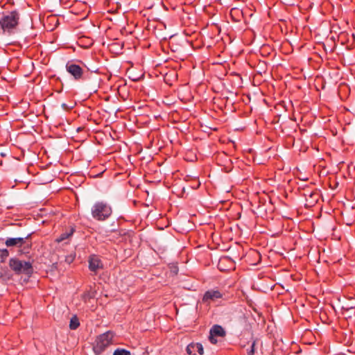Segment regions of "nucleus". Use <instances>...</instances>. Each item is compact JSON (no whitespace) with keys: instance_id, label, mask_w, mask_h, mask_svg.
Here are the masks:
<instances>
[{"instance_id":"obj_1","label":"nucleus","mask_w":355,"mask_h":355,"mask_svg":"<svg viewBox=\"0 0 355 355\" xmlns=\"http://www.w3.org/2000/svg\"><path fill=\"white\" fill-rule=\"evenodd\" d=\"M172 240V235L169 232L157 235V271H162L157 275V278L161 284H167L171 278L178 275L179 268L178 263L172 262V252L164 244Z\"/></svg>"},{"instance_id":"obj_2","label":"nucleus","mask_w":355,"mask_h":355,"mask_svg":"<svg viewBox=\"0 0 355 355\" xmlns=\"http://www.w3.org/2000/svg\"><path fill=\"white\" fill-rule=\"evenodd\" d=\"M19 19L20 15L17 10L3 12L0 17V31L6 35L15 33Z\"/></svg>"},{"instance_id":"obj_3","label":"nucleus","mask_w":355,"mask_h":355,"mask_svg":"<svg viewBox=\"0 0 355 355\" xmlns=\"http://www.w3.org/2000/svg\"><path fill=\"white\" fill-rule=\"evenodd\" d=\"M92 217L97 220H105L112 214V208L103 202H96L91 209Z\"/></svg>"},{"instance_id":"obj_4","label":"nucleus","mask_w":355,"mask_h":355,"mask_svg":"<svg viewBox=\"0 0 355 355\" xmlns=\"http://www.w3.org/2000/svg\"><path fill=\"white\" fill-rule=\"evenodd\" d=\"M9 266L17 274H25L31 275L33 272L32 263L30 261H24L18 259L12 258L9 261Z\"/></svg>"},{"instance_id":"obj_5","label":"nucleus","mask_w":355,"mask_h":355,"mask_svg":"<svg viewBox=\"0 0 355 355\" xmlns=\"http://www.w3.org/2000/svg\"><path fill=\"white\" fill-rule=\"evenodd\" d=\"M113 337L114 333L110 331L98 336L93 347L94 353L96 354H101L112 343Z\"/></svg>"},{"instance_id":"obj_6","label":"nucleus","mask_w":355,"mask_h":355,"mask_svg":"<svg viewBox=\"0 0 355 355\" xmlns=\"http://www.w3.org/2000/svg\"><path fill=\"white\" fill-rule=\"evenodd\" d=\"M66 69L76 80H79L83 78V69L79 65L72 62H68L66 64Z\"/></svg>"},{"instance_id":"obj_7","label":"nucleus","mask_w":355,"mask_h":355,"mask_svg":"<svg viewBox=\"0 0 355 355\" xmlns=\"http://www.w3.org/2000/svg\"><path fill=\"white\" fill-rule=\"evenodd\" d=\"M223 296V294L219 290H208L205 293L202 301L204 302H209L220 299Z\"/></svg>"},{"instance_id":"obj_8","label":"nucleus","mask_w":355,"mask_h":355,"mask_svg":"<svg viewBox=\"0 0 355 355\" xmlns=\"http://www.w3.org/2000/svg\"><path fill=\"white\" fill-rule=\"evenodd\" d=\"M28 236L29 235L24 237L8 238L6 240L5 244L7 247H21L25 243L26 240L28 238Z\"/></svg>"},{"instance_id":"obj_9","label":"nucleus","mask_w":355,"mask_h":355,"mask_svg":"<svg viewBox=\"0 0 355 355\" xmlns=\"http://www.w3.org/2000/svg\"><path fill=\"white\" fill-rule=\"evenodd\" d=\"M103 268V264L100 259L96 255H92L89 259V268L91 271L96 272Z\"/></svg>"},{"instance_id":"obj_10","label":"nucleus","mask_w":355,"mask_h":355,"mask_svg":"<svg viewBox=\"0 0 355 355\" xmlns=\"http://www.w3.org/2000/svg\"><path fill=\"white\" fill-rule=\"evenodd\" d=\"M168 69H163L159 64H157V82H164L166 85H169L167 81Z\"/></svg>"},{"instance_id":"obj_11","label":"nucleus","mask_w":355,"mask_h":355,"mask_svg":"<svg viewBox=\"0 0 355 355\" xmlns=\"http://www.w3.org/2000/svg\"><path fill=\"white\" fill-rule=\"evenodd\" d=\"M209 331L216 336L224 337L226 335L224 329L218 324H214Z\"/></svg>"},{"instance_id":"obj_12","label":"nucleus","mask_w":355,"mask_h":355,"mask_svg":"<svg viewBox=\"0 0 355 355\" xmlns=\"http://www.w3.org/2000/svg\"><path fill=\"white\" fill-rule=\"evenodd\" d=\"M172 37V35L171 33H168L167 31H160L159 33H157V40H159L162 42V41L166 42L168 39L171 38Z\"/></svg>"},{"instance_id":"obj_13","label":"nucleus","mask_w":355,"mask_h":355,"mask_svg":"<svg viewBox=\"0 0 355 355\" xmlns=\"http://www.w3.org/2000/svg\"><path fill=\"white\" fill-rule=\"evenodd\" d=\"M80 325L79 320L76 315H73L69 322V328L72 330L76 329Z\"/></svg>"},{"instance_id":"obj_14","label":"nucleus","mask_w":355,"mask_h":355,"mask_svg":"<svg viewBox=\"0 0 355 355\" xmlns=\"http://www.w3.org/2000/svg\"><path fill=\"white\" fill-rule=\"evenodd\" d=\"M165 18V15H162L161 18H157V29L159 28L160 31H163V28L164 29L166 28V23L164 21Z\"/></svg>"},{"instance_id":"obj_15","label":"nucleus","mask_w":355,"mask_h":355,"mask_svg":"<svg viewBox=\"0 0 355 355\" xmlns=\"http://www.w3.org/2000/svg\"><path fill=\"white\" fill-rule=\"evenodd\" d=\"M196 343H191L186 348V352L189 355H196Z\"/></svg>"},{"instance_id":"obj_16","label":"nucleus","mask_w":355,"mask_h":355,"mask_svg":"<svg viewBox=\"0 0 355 355\" xmlns=\"http://www.w3.org/2000/svg\"><path fill=\"white\" fill-rule=\"evenodd\" d=\"M73 230H71L69 232H65L62 234L59 237L56 239V241L58 243H60L65 239H68L69 236H71L73 234Z\"/></svg>"},{"instance_id":"obj_17","label":"nucleus","mask_w":355,"mask_h":355,"mask_svg":"<svg viewBox=\"0 0 355 355\" xmlns=\"http://www.w3.org/2000/svg\"><path fill=\"white\" fill-rule=\"evenodd\" d=\"M113 355H131L130 352L122 349V348H117L113 353Z\"/></svg>"},{"instance_id":"obj_18","label":"nucleus","mask_w":355,"mask_h":355,"mask_svg":"<svg viewBox=\"0 0 355 355\" xmlns=\"http://www.w3.org/2000/svg\"><path fill=\"white\" fill-rule=\"evenodd\" d=\"M256 344H257V339H254L251 344L250 348L249 349H248V351H247L248 355H254V354Z\"/></svg>"},{"instance_id":"obj_19","label":"nucleus","mask_w":355,"mask_h":355,"mask_svg":"<svg viewBox=\"0 0 355 355\" xmlns=\"http://www.w3.org/2000/svg\"><path fill=\"white\" fill-rule=\"evenodd\" d=\"M196 349L200 355L204 354V349L201 343H196Z\"/></svg>"},{"instance_id":"obj_20","label":"nucleus","mask_w":355,"mask_h":355,"mask_svg":"<svg viewBox=\"0 0 355 355\" xmlns=\"http://www.w3.org/2000/svg\"><path fill=\"white\" fill-rule=\"evenodd\" d=\"M159 216H160L161 221H159V223L164 225L165 227H168L169 226V221H168V218H164L162 217V214H159Z\"/></svg>"},{"instance_id":"obj_21","label":"nucleus","mask_w":355,"mask_h":355,"mask_svg":"<svg viewBox=\"0 0 355 355\" xmlns=\"http://www.w3.org/2000/svg\"><path fill=\"white\" fill-rule=\"evenodd\" d=\"M8 254H9V252H8V250H6V249L2 250L1 251V256H0L1 261L3 262L4 259H6L8 256Z\"/></svg>"},{"instance_id":"obj_22","label":"nucleus","mask_w":355,"mask_h":355,"mask_svg":"<svg viewBox=\"0 0 355 355\" xmlns=\"http://www.w3.org/2000/svg\"><path fill=\"white\" fill-rule=\"evenodd\" d=\"M159 10V12H164V15H165V17L166 16V10H167V8L166 7V6L163 3V2H161L160 3V6H159V8H156V10L157 11Z\"/></svg>"},{"instance_id":"obj_23","label":"nucleus","mask_w":355,"mask_h":355,"mask_svg":"<svg viewBox=\"0 0 355 355\" xmlns=\"http://www.w3.org/2000/svg\"><path fill=\"white\" fill-rule=\"evenodd\" d=\"M215 337H216V336H214L213 334H211L209 331V340L210 341L211 343H212V344L217 343L218 340Z\"/></svg>"},{"instance_id":"obj_24","label":"nucleus","mask_w":355,"mask_h":355,"mask_svg":"<svg viewBox=\"0 0 355 355\" xmlns=\"http://www.w3.org/2000/svg\"><path fill=\"white\" fill-rule=\"evenodd\" d=\"M250 254H252V255H254V256L257 257H258V259H259V261L261 259L260 254H259L257 251H256V250H252V251L250 252Z\"/></svg>"},{"instance_id":"obj_25","label":"nucleus","mask_w":355,"mask_h":355,"mask_svg":"<svg viewBox=\"0 0 355 355\" xmlns=\"http://www.w3.org/2000/svg\"><path fill=\"white\" fill-rule=\"evenodd\" d=\"M156 227H157V229H159L160 230H164V227L163 226H159V225L158 224V221H157Z\"/></svg>"},{"instance_id":"obj_26","label":"nucleus","mask_w":355,"mask_h":355,"mask_svg":"<svg viewBox=\"0 0 355 355\" xmlns=\"http://www.w3.org/2000/svg\"><path fill=\"white\" fill-rule=\"evenodd\" d=\"M315 196H318V194H317L316 193H311L310 194V197H311V198H313V197H315Z\"/></svg>"},{"instance_id":"obj_27","label":"nucleus","mask_w":355,"mask_h":355,"mask_svg":"<svg viewBox=\"0 0 355 355\" xmlns=\"http://www.w3.org/2000/svg\"><path fill=\"white\" fill-rule=\"evenodd\" d=\"M163 163H164L163 162H160L159 161H158V160L157 159V166H161Z\"/></svg>"},{"instance_id":"obj_28","label":"nucleus","mask_w":355,"mask_h":355,"mask_svg":"<svg viewBox=\"0 0 355 355\" xmlns=\"http://www.w3.org/2000/svg\"><path fill=\"white\" fill-rule=\"evenodd\" d=\"M157 147L160 150L162 148V146H159V141L157 142Z\"/></svg>"},{"instance_id":"obj_29","label":"nucleus","mask_w":355,"mask_h":355,"mask_svg":"<svg viewBox=\"0 0 355 355\" xmlns=\"http://www.w3.org/2000/svg\"><path fill=\"white\" fill-rule=\"evenodd\" d=\"M65 105H66L65 103L62 104V107H65Z\"/></svg>"},{"instance_id":"obj_30","label":"nucleus","mask_w":355,"mask_h":355,"mask_svg":"<svg viewBox=\"0 0 355 355\" xmlns=\"http://www.w3.org/2000/svg\"><path fill=\"white\" fill-rule=\"evenodd\" d=\"M156 137H157V139L158 138V134L157 133Z\"/></svg>"}]
</instances>
